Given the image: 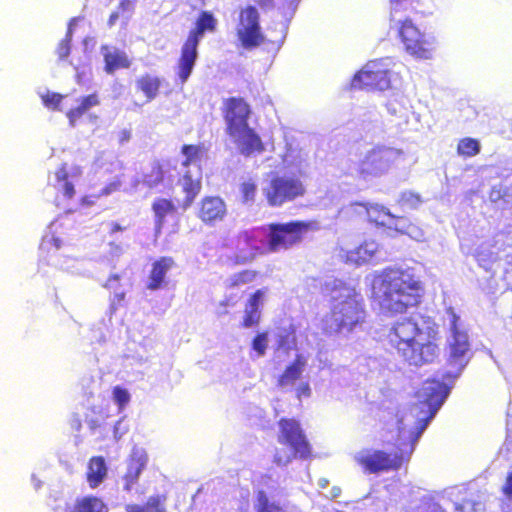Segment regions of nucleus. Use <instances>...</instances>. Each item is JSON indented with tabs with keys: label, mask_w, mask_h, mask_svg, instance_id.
I'll return each mask as SVG.
<instances>
[{
	"label": "nucleus",
	"mask_w": 512,
	"mask_h": 512,
	"mask_svg": "<svg viewBox=\"0 0 512 512\" xmlns=\"http://www.w3.org/2000/svg\"><path fill=\"white\" fill-rule=\"evenodd\" d=\"M424 294V283L413 268L386 267L374 275L370 299L382 314L393 317L417 307Z\"/></svg>",
	"instance_id": "f257e3e1"
},
{
	"label": "nucleus",
	"mask_w": 512,
	"mask_h": 512,
	"mask_svg": "<svg viewBox=\"0 0 512 512\" xmlns=\"http://www.w3.org/2000/svg\"><path fill=\"white\" fill-rule=\"evenodd\" d=\"M367 320L364 299L354 288L341 287L330 311L321 320L322 334L334 337L361 329Z\"/></svg>",
	"instance_id": "f03ea898"
},
{
	"label": "nucleus",
	"mask_w": 512,
	"mask_h": 512,
	"mask_svg": "<svg viewBox=\"0 0 512 512\" xmlns=\"http://www.w3.org/2000/svg\"><path fill=\"white\" fill-rule=\"evenodd\" d=\"M386 337L389 345L410 365L432 363L439 356L437 343L424 338L422 329L411 319H403L393 324Z\"/></svg>",
	"instance_id": "7ed1b4c3"
},
{
	"label": "nucleus",
	"mask_w": 512,
	"mask_h": 512,
	"mask_svg": "<svg viewBox=\"0 0 512 512\" xmlns=\"http://www.w3.org/2000/svg\"><path fill=\"white\" fill-rule=\"evenodd\" d=\"M225 132L236 144L239 153L245 157L261 154L265 145L256 131L249 126L251 107L242 97H228L221 107Z\"/></svg>",
	"instance_id": "20e7f679"
},
{
	"label": "nucleus",
	"mask_w": 512,
	"mask_h": 512,
	"mask_svg": "<svg viewBox=\"0 0 512 512\" xmlns=\"http://www.w3.org/2000/svg\"><path fill=\"white\" fill-rule=\"evenodd\" d=\"M218 20L209 10H202L196 17L180 50L177 60V76L181 84L187 82L198 58V46L206 33H215Z\"/></svg>",
	"instance_id": "39448f33"
},
{
	"label": "nucleus",
	"mask_w": 512,
	"mask_h": 512,
	"mask_svg": "<svg viewBox=\"0 0 512 512\" xmlns=\"http://www.w3.org/2000/svg\"><path fill=\"white\" fill-rule=\"evenodd\" d=\"M277 425V441L291 451V454L285 457L278 453L273 456V462L277 466H285L294 458L306 460L312 457V446L299 420L282 417L278 420Z\"/></svg>",
	"instance_id": "423d86ee"
},
{
	"label": "nucleus",
	"mask_w": 512,
	"mask_h": 512,
	"mask_svg": "<svg viewBox=\"0 0 512 512\" xmlns=\"http://www.w3.org/2000/svg\"><path fill=\"white\" fill-rule=\"evenodd\" d=\"M318 229L316 221H289L267 225L266 250L270 253L288 250L300 244L305 235Z\"/></svg>",
	"instance_id": "0eeeda50"
},
{
	"label": "nucleus",
	"mask_w": 512,
	"mask_h": 512,
	"mask_svg": "<svg viewBox=\"0 0 512 512\" xmlns=\"http://www.w3.org/2000/svg\"><path fill=\"white\" fill-rule=\"evenodd\" d=\"M411 452L396 450L386 452L380 449H363L354 456L355 462L365 473L397 471L410 460Z\"/></svg>",
	"instance_id": "6e6552de"
},
{
	"label": "nucleus",
	"mask_w": 512,
	"mask_h": 512,
	"mask_svg": "<svg viewBox=\"0 0 512 512\" xmlns=\"http://www.w3.org/2000/svg\"><path fill=\"white\" fill-rule=\"evenodd\" d=\"M401 156L399 149L375 146L358 162L357 173L363 179L379 177L394 167Z\"/></svg>",
	"instance_id": "1a4fd4ad"
},
{
	"label": "nucleus",
	"mask_w": 512,
	"mask_h": 512,
	"mask_svg": "<svg viewBox=\"0 0 512 512\" xmlns=\"http://www.w3.org/2000/svg\"><path fill=\"white\" fill-rule=\"evenodd\" d=\"M235 34L240 46L247 50L257 48L265 43L260 15L254 6L247 5L239 9Z\"/></svg>",
	"instance_id": "9d476101"
},
{
	"label": "nucleus",
	"mask_w": 512,
	"mask_h": 512,
	"mask_svg": "<svg viewBox=\"0 0 512 512\" xmlns=\"http://www.w3.org/2000/svg\"><path fill=\"white\" fill-rule=\"evenodd\" d=\"M390 86L391 72L387 65L380 60L367 62L350 81V88L355 90L384 91Z\"/></svg>",
	"instance_id": "9b49d317"
},
{
	"label": "nucleus",
	"mask_w": 512,
	"mask_h": 512,
	"mask_svg": "<svg viewBox=\"0 0 512 512\" xmlns=\"http://www.w3.org/2000/svg\"><path fill=\"white\" fill-rule=\"evenodd\" d=\"M305 193L306 187L299 178L279 175L272 177L263 190L271 207H280L284 203L303 197Z\"/></svg>",
	"instance_id": "f8f14e48"
},
{
	"label": "nucleus",
	"mask_w": 512,
	"mask_h": 512,
	"mask_svg": "<svg viewBox=\"0 0 512 512\" xmlns=\"http://www.w3.org/2000/svg\"><path fill=\"white\" fill-rule=\"evenodd\" d=\"M398 36L405 51L419 59H429L434 51V43L413 23L410 18L400 22Z\"/></svg>",
	"instance_id": "ddd939ff"
},
{
	"label": "nucleus",
	"mask_w": 512,
	"mask_h": 512,
	"mask_svg": "<svg viewBox=\"0 0 512 512\" xmlns=\"http://www.w3.org/2000/svg\"><path fill=\"white\" fill-rule=\"evenodd\" d=\"M458 320L459 317L453 313L450 325L452 340L449 343V356L447 358V363L456 368V373L454 375H448V378L450 379L457 377L469 361L468 353L470 350V344L468 335L465 331L459 330Z\"/></svg>",
	"instance_id": "4468645a"
},
{
	"label": "nucleus",
	"mask_w": 512,
	"mask_h": 512,
	"mask_svg": "<svg viewBox=\"0 0 512 512\" xmlns=\"http://www.w3.org/2000/svg\"><path fill=\"white\" fill-rule=\"evenodd\" d=\"M449 394V387L440 380L427 379L417 391L420 404L426 406L429 411L422 429L426 423L435 415Z\"/></svg>",
	"instance_id": "2eb2a0df"
},
{
	"label": "nucleus",
	"mask_w": 512,
	"mask_h": 512,
	"mask_svg": "<svg viewBox=\"0 0 512 512\" xmlns=\"http://www.w3.org/2000/svg\"><path fill=\"white\" fill-rule=\"evenodd\" d=\"M227 214V205L219 196L203 197L197 211V217L207 226H215L222 222Z\"/></svg>",
	"instance_id": "dca6fc26"
},
{
	"label": "nucleus",
	"mask_w": 512,
	"mask_h": 512,
	"mask_svg": "<svg viewBox=\"0 0 512 512\" xmlns=\"http://www.w3.org/2000/svg\"><path fill=\"white\" fill-rule=\"evenodd\" d=\"M268 292V288L255 290L249 295L244 305V315L241 322L243 328L258 326L261 321L262 306Z\"/></svg>",
	"instance_id": "f3484780"
},
{
	"label": "nucleus",
	"mask_w": 512,
	"mask_h": 512,
	"mask_svg": "<svg viewBox=\"0 0 512 512\" xmlns=\"http://www.w3.org/2000/svg\"><path fill=\"white\" fill-rule=\"evenodd\" d=\"M56 188L62 193L64 198L72 199L76 195V190L72 179L82 175L80 166H73L69 169L67 163H62L55 171Z\"/></svg>",
	"instance_id": "a211bd4d"
},
{
	"label": "nucleus",
	"mask_w": 512,
	"mask_h": 512,
	"mask_svg": "<svg viewBox=\"0 0 512 512\" xmlns=\"http://www.w3.org/2000/svg\"><path fill=\"white\" fill-rule=\"evenodd\" d=\"M173 267H175V261L170 256H162L153 261L146 285L147 289L155 291L164 287L167 283L166 274Z\"/></svg>",
	"instance_id": "6ab92c4d"
},
{
	"label": "nucleus",
	"mask_w": 512,
	"mask_h": 512,
	"mask_svg": "<svg viewBox=\"0 0 512 512\" xmlns=\"http://www.w3.org/2000/svg\"><path fill=\"white\" fill-rule=\"evenodd\" d=\"M378 248L379 246L376 241L372 239L364 240L357 247L345 251L343 258L348 264L360 266L371 261Z\"/></svg>",
	"instance_id": "aec40b11"
},
{
	"label": "nucleus",
	"mask_w": 512,
	"mask_h": 512,
	"mask_svg": "<svg viewBox=\"0 0 512 512\" xmlns=\"http://www.w3.org/2000/svg\"><path fill=\"white\" fill-rule=\"evenodd\" d=\"M101 53L104 61V70L108 74H113L119 69H128L131 65L128 55L120 49L109 45H102Z\"/></svg>",
	"instance_id": "412c9836"
},
{
	"label": "nucleus",
	"mask_w": 512,
	"mask_h": 512,
	"mask_svg": "<svg viewBox=\"0 0 512 512\" xmlns=\"http://www.w3.org/2000/svg\"><path fill=\"white\" fill-rule=\"evenodd\" d=\"M148 456L146 452L139 449H134L128 459L127 471L124 475L125 489L130 490L131 487L137 482L141 472L147 465Z\"/></svg>",
	"instance_id": "4be33fe9"
},
{
	"label": "nucleus",
	"mask_w": 512,
	"mask_h": 512,
	"mask_svg": "<svg viewBox=\"0 0 512 512\" xmlns=\"http://www.w3.org/2000/svg\"><path fill=\"white\" fill-rule=\"evenodd\" d=\"M307 361L301 354L296 355L294 360L289 363L284 371L277 378V385L279 387H286L294 384L302 376L306 367Z\"/></svg>",
	"instance_id": "5701e85b"
},
{
	"label": "nucleus",
	"mask_w": 512,
	"mask_h": 512,
	"mask_svg": "<svg viewBox=\"0 0 512 512\" xmlns=\"http://www.w3.org/2000/svg\"><path fill=\"white\" fill-rule=\"evenodd\" d=\"M245 241L250 244L252 236L248 231H240L235 237L234 251L228 256V262L233 266H240L252 261L255 257L253 253L246 252L240 244Z\"/></svg>",
	"instance_id": "b1692460"
},
{
	"label": "nucleus",
	"mask_w": 512,
	"mask_h": 512,
	"mask_svg": "<svg viewBox=\"0 0 512 512\" xmlns=\"http://www.w3.org/2000/svg\"><path fill=\"white\" fill-rule=\"evenodd\" d=\"M161 86L162 79L150 73L141 75L135 81L137 91L145 96L147 102L153 101L159 95Z\"/></svg>",
	"instance_id": "393cba45"
},
{
	"label": "nucleus",
	"mask_w": 512,
	"mask_h": 512,
	"mask_svg": "<svg viewBox=\"0 0 512 512\" xmlns=\"http://www.w3.org/2000/svg\"><path fill=\"white\" fill-rule=\"evenodd\" d=\"M151 207L154 213L155 233L160 234L166 223V218L176 212V206L170 199L156 198Z\"/></svg>",
	"instance_id": "a878e982"
},
{
	"label": "nucleus",
	"mask_w": 512,
	"mask_h": 512,
	"mask_svg": "<svg viewBox=\"0 0 512 512\" xmlns=\"http://www.w3.org/2000/svg\"><path fill=\"white\" fill-rule=\"evenodd\" d=\"M107 466L102 456H93L87 464L86 479L91 488L98 487L107 477Z\"/></svg>",
	"instance_id": "bb28decb"
},
{
	"label": "nucleus",
	"mask_w": 512,
	"mask_h": 512,
	"mask_svg": "<svg viewBox=\"0 0 512 512\" xmlns=\"http://www.w3.org/2000/svg\"><path fill=\"white\" fill-rule=\"evenodd\" d=\"M99 104L100 98L96 92L81 97L79 104L66 112L69 125L74 127L85 113H87L92 107L98 106Z\"/></svg>",
	"instance_id": "cd10ccee"
},
{
	"label": "nucleus",
	"mask_w": 512,
	"mask_h": 512,
	"mask_svg": "<svg viewBox=\"0 0 512 512\" xmlns=\"http://www.w3.org/2000/svg\"><path fill=\"white\" fill-rule=\"evenodd\" d=\"M366 211L367 220L376 226H386L395 217L384 206L369 203H356Z\"/></svg>",
	"instance_id": "c85d7f7f"
},
{
	"label": "nucleus",
	"mask_w": 512,
	"mask_h": 512,
	"mask_svg": "<svg viewBox=\"0 0 512 512\" xmlns=\"http://www.w3.org/2000/svg\"><path fill=\"white\" fill-rule=\"evenodd\" d=\"M69 512H107L104 502L95 496L79 498Z\"/></svg>",
	"instance_id": "c756f323"
},
{
	"label": "nucleus",
	"mask_w": 512,
	"mask_h": 512,
	"mask_svg": "<svg viewBox=\"0 0 512 512\" xmlns=\"http://www.w3.org/2000/svg\"><path fill=\"white\" fill-rule=\"evenodd\" d=\"M181 153L184 156L182 166L189 167L192 164H200L202 157L205 154V148L202 144H184L181 147Z\"/></svg>",
	"instance_id": "7c9ffc66"
},
{
	"label": "nucleus",
	"mask_w": 512,
	"mask_h": 512,
	"mask_svg": "<svg viewBox=\"0 0 512 512\" xmlns=\"http://www.w3.org/2000/svg\"><path fill=\"white\" fill-rule=\"evenodd\" d=\"M165 178L163 165L156 161L151 165L148 172L142 175V183L148 188H155L160 185Z\"/></svg>",
	"instance_id": "2f4dec72"
},
{
	"label": "nucleus",
	"mask_w": 512,
	"mask_h": 512,
	"mask_svg": "<svg viewBox=\"0 0 512 512\" xmlns=\"http://www.w3.org/2000/svg\"><path fill=\"white\" fill-rule=\"evenodd\" d=\"M182 190L185 193V202L190 205L201 191L200 179H193L189 173L182 178Z\"/></svg>",
	"instance_id": "473e14b6"
},
{
	"label": "nucleus",
	"mask_w": 512,
	"mask_h": 512,
	"mask_svg": "<svg viewBox=\"0 0 512 512\" xmlns=\"http://www.w3.org/2000/svg\"><path fill=\"white\" fill-rule=\"evenodd\" d=\"M166 497L164 495L150 496L144 506L133 505L132 512H167L165 508Z\"/></svg>",
	"instance_id": "72a5a7b5"
},
{
	"label": "nucleus",
	"mask_w": 512,
	"mask_h": 512,
	"mask_svg": "<svg viewBox=\"0 0 512 512\" xmlns=\"http://www.w3.org/2000/svg\"><path fill=\"white\" fill-rule=\"evenodd\" d=\"M481 151L480 142L471 137H464L458 141L457 153L464 158H471L478 155Z\"/></svg>",
	"instance_id": "f704fd0d"
},
{
	"label": "nucleus",
	"mask_w": 512,
	"mask_h": 512,
	"mask_svg": "<svg viewBox=\"0 0 512 512\" xmlns=\"http://www.w3.org/2000/svg\"><path fill=\"white\" fill-rule=\"evenodd\" d=\"M258 275L256 270L245 269L234 273L227 281V288L234 289L253 282Z\"/></svg>",
	"instance_id": "c9c22d12"
},
{
	"label": "nucleus",
	"mask_w": 512,
	"mask_h": 512,
	"mask_svg": "<svg viewBox=\"0 0 512 512\" xmlns=\"http://www.w3.org/2000/svg\"><path fill=\"white\" fill-rule=\"evenodd\" d=\"M256 512H284V509L270 501L268 495L264 490H259L256 493Z\"/></svg>",
	"instance_id": "e433bc0d"
},
{
	"label": "nucleus",
	"mask_w": 512,
	"mask_h": 512,
	"mask_svg": "<svg viewBox=\"0 0 512 512\" xmlns=\"http://www.w3.org/2000/svg\"><path fill=\"white\" fill-rule=\"evenodd\" d=\"M297 344L296 326L291 324L283 334L278 336L277 345L280 348L289 350Z\"/></svg>",
	"instance_id": "4c0bfd02"
},
{
	"label": "nucleus",
	"mask_w": 512,
	"mask_h": 512,
	"mask_svg": "<svg viewBox=\"0 0 512 512\" xmlns=\"http://www.w3.org/2000/svg\"><path fill=\"white\" fill-rule=\"evenodd\" d=\"M76 19H71L69 23V29L67 31L66 36L58 43L56 47V54L60 60L66 59L71 51V41H72V29L71 25L73 22H75Z\"/></svg>",
	"instance_id": "58836bf2"
},
{
	"label": "nucleus",
	"mask_w": 512,
	"mask_h": 512,
	"mask_svg": "<svg viewBox=\"0 0 512 512\" xmlns=\"http://www.w3.org/2000/svg\"><path fill=\"white\" fill-rule=\"evenodd\" d=\"M64 99V95L57 92L47 91L41 95L42 103L45 107L52 110H60L61 102Z\"/></svg>",
	"instance_id": "ea45409f"
},
{
	"label": "nucleus",
	"mask_w": 512,
	"mask_h": 512,
	"mask_svg": "<svg viewBox=\"0 0 512 512\" xmlns=\"http://www.w3.org/2000/svg\"><path fill=\"white\" fill-rule=\"evenodd\" d=\"M252 349L256 351L258 356H263L268 347V333L259 332L255 335L251 343Z\"/></svg>",
	"instance_id": "a19ab883"
},
{
	"label": "nucleus",
	"mask_w": 512,
	"mask_h": 512,
	"mask_svg": "<svg viewBox=\"0 0 512 512\" xmlns=\"http://www.w3.org/2000/svg\"><path fill=\"white\" fill-rule=\"evenodd\" d=\"M113 399L117 404L119 410H123L130 402V394L127 389L121 386H115L112 390Z\"/></svg>",
	"instance_id": "79ce46f5"
},
{
	"label": "nucleus",
	"mask_w": 512,
	"mask_h": 512,
	"mask_svg": "<svg viewBox=\"0 0 512 512\" xmlns=\"http://www.w3.org/2000/svg\"><path fill=\"white\" fill-rule=\"evenodd\" d=\"M240 191L243 202H252L256 196L257 186L252 181L243 182L240 186Z\"/></svg>",
	"instance_id": "37998d69"
},
{
	"label": "nucleus",
	"mask_w": 512,
	"mask_h": 512,
	"mask_svg": "<svg viewBox=\"0 0 512 512\" xmlns=\"http://www.w3.org/2000/svg\"><path fill=\"white\" fill-rule=\"evenodd\" d=\"M122 187V180L120 177H116L111 182L107 183L98 193L100 197H106L109 196L115 192L120 191Z\"/></svg>",
	"instance_id": "c03bdc74"
},
{
	"label": "nucleus",
	"mask_w": 512,
	"mask_h": 512,
	"mask_svg": "<svg viewBox=\"0 0 512 512\" xmlns=\"http://www.w3.org/2000/svg\"><path fill=\"white\" fill-rule=\"evenodd\" d=\"M295 395L298 400L309 398L311 396V387L308 382L300 383L295 389Z\"/></svg>",
	"instance_id": "a18cd8bd"
},
{
	"label": "nucleus",
	"mask_w": 512,
	"mask_h": 512,
	"mask_svg": "<svg viewBox=\"0 0 512 512\" xmlns=\"http://www.w3.org/2000/svg\"><path fill=\"white\" fill-rule=\"evenodd\" d=\"M99 198V194L84 195L80 198V204L85 207H90L93 206Z\"/></svg>",
	"instance_id": "49530a36"
},
{
	"label": "nucleus",
	"mask_w": 512,
	"mask_h": 512,
	"mask_svg": "<svg viewBox=\"0 0 512 512\" xmlns=\"http://www.w3.org/2000/svg\"><path fill=\"white\" fill-rule=\"evenodd\" d=\"M120 278L121 277L119 274H111L107 278L106 282L103 284V287H105L107 289H116V287L119 284Z\"/></svg>",
	"instance_id": "de8ad7c7"
},
{
	"label": "nucleus",
	"mask_w": 512,
	"mask_h": 512,
	"mask_svg": "<svg viewBox=\"0 0 512 512\" xmlns=\"http://www.w3.org/2000/svg\"><path fill=\"white\" fill-rule=\"evenodd\" d=\"M503 493L512 497V471L507 475L506 482L503 486Z\"/></svg>",
	"instance_id": "09e8293b"
},
{
	"label": "nucleus",
	"mask_w": 512,
	"mask_h": 512,
	"mask_svg": "<svg viewBox=\"0 0 512 512\" xmlns=\"http://www.w3.org/2000/svg\"><path fill=\"white\" fill-rule=\"evenodd\" d=\"M118 19H119V13L117 11L112 12L108 18L107 25L110 28L113 27L116 24Z\"/></svg>",
	"instance_id": "8fccbe9b"
},
{
	"label": "nucleus",
	"mask_w": 512,
	"mask_h": 512,
	"mask_svg": "<svg viewBox=\"0 0 512 512\" xmlns=\"http://www.w3.org/2000/svg\"><path fill=\"white\" fill-rule=\"evenodd\" d=\"M87 424L92 431H95L101 426V422L97 419H89L87 420Z\"/></svg>",
	"instance_id": "3c124183"
},
{
	"label": "nucleus",
	"mask_w": 512,
	"mask_h": 512,
	"mask_svg": "<svg viewBox=\"0 0 512 512\" xmlns=\"http://www.w3.org/2000/svg\"><path fill=\"white\" fill-rule=\"evenodd\" d=\"M124 230H125V227L121 226L119 223H117V222L111 223V226H110L111 233L121 232Z\"/></svg>",
	"instance_id": "603ef678"
},
{
	"label": "nucleus",
	"mask_w": 512,
	"mask_h": 512,
	"mask_svg": "<svg viewBox=\"0 0 512 512\" xmlns=\"http://www.w3.org/2000/svg\"><path fill=\"white\" fill-rule=\"evenodd\" d=\"M130 7H131V1L130 0H121L119 5H118V9H120L122 11H126Z\"/></svg>",
	"instance_id": "864d4df0"
},
{
	"label": "nucleus",
	"mask_w": 512,
	"mask_h": 512,
	"mask_svg": "<svg viewBox=\"0 0 512 512\" xmlns=\"http://www.w3.org/2000/svg\"><path fill=\"white\" fill-rule=\"evenodd\" d=\"M114 298H115V300H116L118 303H120V302H122V301L124 300V298H125V293H124V292L115 293Z\"/></svg>",
	"instance_id": "5fc2aeb1"
},
{
	"label": "nucleus",
	"mask_w": 512,
	"mask_h": 512,
	"mask_svg": "<svg viewBox=\"0 0 512 512\" xmlns=\"http://www.w3.org/2000/svg\"><path fill=\"white\" fill-rule=\"evenodd\" d=\"M47 244L53 245L56 249L60 247V241L54 238L51 241H48Z\"/></svg>",
	"instance_id": "6e6d98bb"
},
{
	"label": "nucleus",
	"mask_w": 512,
	"mask_h": 512,
	"mask_svg": "<svg viewBox=\"0 0 512 512\" xmlns=\"http://www.w3.org/2000/svg\"><path fill=\"white\" fill-rule=\"evenodd\" d=\"M272 0H256L257 4L261 7L266 6L267 4L271 3Z\"/></svg>",
	"instance_id": "4d7b16f0"
},
{
	"label": "nucleus",
	"mask_w": 512,
	"mask_h": 512,
	"mask_svg": "<svg viewBox=\"0 0 512 512\" xmlns=\"http://www.w3.org/2000/svg\"><path fill=\"white\" fill-rule=\"evenodd\" d=\"M411 227V224L408 225L407 228L405 229H398L396 228L398 231H400L401 233H405V234H410V231H409V228Z\"/></svg>",
	"instance_id": "13d9d810"
},
{
	"label": "nucleus",
	"mask_w": 512,
	"mask_h": 512,
	"mask_svg": "<svg viewBox=\"0 0 512 512\" xmlns=\"http://www.w3.org/2000/svg\"><path fill=\"white\" fill-rule=\"evenodd\" d=\"M339 494H340V489H339V488H334V489H333L332 497H333V498H335V497H337Z\"/></svg>",
	"instance_id": "bf43d9fd"
},
{
	"label": "nucleus",
	"mask_w": 512,
	"mask_h": 512,
	"mask_svg": "<svg viewBox=\"0 0 512 512\" xmlns=\"http://www.w3.org/2000/svg\"><path fill=\"white\" fill-rule=\"evenodd\" d=\"M80 427H81V423H80V421L78 420V423H77V427H76V428H77V429H79Z\"/></svg>",
	"instance_id": "052dcab7"
},
{
	"label": "nucleus",
	"mask_w": 512,
	"mask_h": 512,
	"mask_svg": "<svg viewBox=\"0 0 512 512\" xmlns=\"http://www.w3.org/2000/svg\"><path fill=\"white\" fill-rule=\"evenodd\" d=\"M91 410H92V412H93V413H95V412H96V411H95V407H92V408H91Z\"/></svg>",
	"instance_id": "680f3d73"
},
{
	"label": "nucleus",
	"mask_w": 512,
	"mask_h": 512,
	"mask_svg": "<svg viewBox=\"0 0 512 512\" xmlns=\"http://www.w3.org/2000/svg\"><path fill=\"white\" fill-rule=\"evenodd\" d=\"M128 512H132L131 509Z\"/></svg>",
	"instance_id": "e2e57ef3"
}]
</instances>
